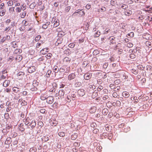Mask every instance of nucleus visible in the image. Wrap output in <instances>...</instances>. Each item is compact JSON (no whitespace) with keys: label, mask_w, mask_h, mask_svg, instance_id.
<instances>
[{"label":"nucleus","mask_w":152,"mask_h":152,"mask_svg":"<svg viewBox=\"0 0 152 152\" xmlns=\"http://www.w3.org/2000/svg\"><path fill=\"white\" fill-rule=\"evenodd\" d=\"M51 71L50 70H48L46 74V75L47 76V77H49L50 75L51 74Z\"/></svg>","instance_id":"0e129e2a"},{"label":"nucleus","mask_w":152,"mask_h":152,"mask_svg":"<svg viewBox=\"0 0 152 152\" xmlns=\"http://www.w3.org/2000/svg\"><path fill=\"white\" fill-rule=\"evenodd\" d=\"M52 94L54 96L56 97L58 96V91L56 90H55V92H52Z\"/></svg>","instance_id":"49530a36"},{"label":"nucleus","mask_w":152,"mask_h":152,"mask_svg":"<svg viewBox=\"0 0 152 152\" xmlns=\"http://www.w3.org/2000/svg\"><path fill=\"white\" fill-rule=\"evenodd\" d=\"M6 38L5 37H3L1 39V40L0 41V43L1 44H2L3 43H4L5 41L6 40Z\"/></svg>","instance_id":"69168bd1"},{"label":"nucleus","mask_w":152,"mask_h":152,"mask_svg":"<svg viewBox=\"0 0 152 152\" xmlns=\"http://www.w3.org/2000/svg\"><path fill=\"white\" fill-rule=\"evenodd\" d=\"M41 38V37L40 35L37 36L35 38V40L36 42L38 41Z\"/></svg>","instance_id":"79ce46f5"},{"label":"nucleus","mask_w":152,"mask_h":152,"mask_svg":"<svg viewBox=\"0 0 152 152\" xmlns=\"http://www.w3.org/2000/svg\"><path fill=\"white\" fill-rule=\"evenodd\" d=\"M71 59L68 57H65L63 61L64 62L66 63L70 62Z\"/></svg>","instance_id":"a211bd4d"},{"label":"nucleus","mask_w":152,"mask_h":152,"mask_svg":"<svg viewBox=\"0 0 152 152\" xmlns=\"http://www.w3.org/2000/svg\"><path fill=\"white\" fill-rule=\"evenodd\" d=\"M46 111V110L44 109H42L40 110V112L42 113H45Z\"/></svg>","instance_id":"338daca9"},{"label":"nucleus","mask_w":152,"mask_h":152,"mask_svg":"<svg viewBox=\"0 0 152 152\" xmlns=\"http://www.w3.org/2000/svg\"><path fill=\"white\" fill-rule=\"evenodd\" d=\"M32 88H30V90L32 91H35L37 90V88L36 87H35L33 85H31Z\"/></svg>","instance_id":"de8ad7c7"},{"label":"nucleus","mask_w":152,"mask_h":152,"mask_svg":"<svg viewBox=\"0 0 152 152\" xmlns=\"http://www.w3.org/2000/svg\"><path fill=\"white\" fill-rule=\"evenodd\" d=\"M134 33L133 32H131L127 34V37H133L134 36Z\"/></svg>","instance_id":"603ef678"},{"label":"nucleus","mask_w":152,"mask_h":152,"mask_svg":"<svg viewBox=\"0 0 152 152\" xmlns=\"http://www.w3.org/2000/svg\"><path fill=\"white\" fill-rule=\"evenodd\" d=\"M112 103L110 101L106 103V106L107 107L109 108H110L112 106Z\"/></svg>","instance_id":"c85d7f7f"},{"label":"nucleus","mask_w":152,"mask_h":152,"mask_svg":"<svg viewBox=\"0 0 152 152\" xmlns=\"http://www.w3.org/2000/svg\"><path fill=\"white\" fill-rule=\"evenodd\" d=\"M105 129L106 131L108 132L110 131L111 129V127L110 126L108 125H106L105 126Z\"/></svg>","instance_id":"72a5a7b5"},{"label":"nucleus","mask_w":152,"mask_h":152,"mask_svg":"<svg viewBox=\"0 0 152 152\" xmlns=\"http://www.w3.org/2000/svg\"><path fill=\"white\" fill-rule=\"evenodd\" d=\"M52 86H50L49 88V91L50 92H55L56 90V89L54 88V86L55 87H57V84L55 83H53L52 84Z\"/></svg>","instance_id":"20e7f679"},{"label":"nucleus","mask_w":152,"mask_h":152,"mask_svg":"<svg viewBox=\"0 0 152 152\" xmlns=\"http://www.w3.org/2000/svg\"><path fill=\"white\" fill-rule=\"evenodd\" d=\"M23 58V57L22 55H18L15 58V60L16 62H19Z\"/></svg>","instance_id":"9d476101"},{"label":"nucleus","mask_w":152,"mask_h":152,"mask_svg":"<svg viewBox=\"0 0 152 152\" xmlns=\"http://www.w3.org/2000/svg\"><path fill=\"white\" fill-rule=\"evenodd\" d=\"M12 46L14 48H16L18 47V42L14 41L12 42Z\"/></svg>","instance_id":"2eb2a0df"},{"label":"nucleus","mask_w":152,"mask_h":152,"mask_svg":"<svg viewBox=\"0 0 152 152\" xmlns=\"http://www.w3.org/2000/svg\"><path fill=\"white\" fill-rule=\"evenodd\" d=\"M36 6L35 3L34 2L31 3L29 6V7L31 9H34Z\"/></svg>","instance_id":"a19ab883"},{"label":"nucleus","mask_w":152,"mask_h":152,"mask_svg":"<svg viewBox=\"0 0 152 152\" xmlns=\"http://www.w3.org/2000/svg\"><path fill=\"white\" fill-rule=\"evenodd\" d=\"M14 7H10L9 8V11L10 13L12 14L14 12Z\"/></svg>","instance_id":"cd10ccee"},{"label":"nucleus","mask_w":152,"mask_h":152,"mask_svg":"<svg viewBox=\"0 0 152 152\" xmlns=\"http://www.w3.org/2000/svg\"><path fill=\"white\" fill-rule=\"evenodd\" d=\"M58 134L60 137H63L65 136V133L64 132H59Z\"/></svg>","instance_id":"4c0bfd02"},{"label":"nucleus","mask_w":152,"mask_h":152,"mask_svg":"<svg viewBox=\"0 0 152 152\" xmlns=\"http://www.w3.org/2000/svg\"><path fill=\"white\" fill-rule=\"evenodd\" d=\"M107 137L108 139L109 140H110L112 137V134L111 133L108 134Z\"/></svg>","instance_id":"e2e57ef3"},{"label":"nucleus","mask_w":152,"mask_h":152,"mask_svg":"<svg viewBox=\"0 0 152 152\" xmlns=\"http://www.w3.org/2000/svg\"><path fill=\"white\" fill-rule=\"evenodd\" d=\"M26 12L25 11H23L20 14V16L21 18H24L26 16Z\"/></svg>","instance_id":"bb28decb"},{"label":"nucleus","mask_w":152,"mask_h":152,"mask_svg":"<svg viewBox=\"0 0 152 152\" xmlns=\"http://www.w3.org/2000/svg\"><path fill=\"white\" fill-rule=\"evenodd\" d=\"M20 7L21 9L23 10L24 11L26 9V6L25 4H23L21 5Z\"/></svg>","instance_id":"58836bf2"},{"label":"nucleus","mask_w":152,"mask_h":152,"mask_svg":"<svg viewBox=\"0 0 152 152\" xmlns=\"http://www.w3.org/2000/svg\"><path fill=\"white\" fill-rule=\"evenodd\" d=\"M129 57L132 59L136 57V55L133 53L129 55Z\"/></svg>","instance_id":"052dcab7"},{"label":"nucleus","mask_w":152,"mask_h":152,"mask_svg":"<svg viewBox=\"0 0 152 152\" xmlns=\"http://www.w3.org/2000/svg\"><path fill=\"white\" fill-rule=\"evenodd\" d=\"M75 45V44L73 43H71L69 45V47L72 48H74Z\"/></svg>","instance_id":"680f3d73"},{"label":"nucleus","mask_w":152,"mask_h":152,"mask_svg":"<svg viewBox=\"0 0 152 152\" xmlns=\"http://www.w3.org/2000/svg\"><path fill=\"white\" fill-rule=\"evenodd\" d=\"M23 24L24 25V26H28L29 24V21L26 19L23 20L22 22Z\"/></svg>","instance_id":"a878e982"},{"label":"nucleus","mask_w":152,"mask_h":152,"mask_svg":"<svg viewBox=\"0 0 152 152\" xmlns=\"http://www.w3.org/2000/svg\"><path fill=\"white\" fill-rule=\"evenodd\" d=\"M52 56V54L51 53H48L46 55V57L47 58H50Z\"/></svg>","instance_id":"13d9d810"},{"label":"nucleus","mask_w":152,"mask_h":152,"mask_svg":"<svg viewBox=\"0 0 152 152\" xmlns=\"http://www.w3.org/2000/svg\"><path fill=\"white\" fill-rule=\"evenodd\" d=\"M126 46L129 48H131L133 46V44L132 43L129 42L127 44Z\"/></svg>","instance_id":"5fc2aeb1"},{"label":"nucleus","mask_w":152,"mask_h":152,"mask_svg":"<svg viewBox=\"0 0 152 152\" xmlns=\"http://www.w3.org/2000/svg\"><path fill=\"white\" fill-rule=\"evenodd\" d=\"M50 24V22H47L45 24L43 25L42 27L43 28L46 29L47 28L48 26Z\"/></svg>","instance_id":"6ab92c4d"},{"label":"nucleus","mask_w":152,"mask_h":152,"mask_svg":"<svg viewBox=\"0 0 152 152\" xmlns=\"http://www.w3.org/2000/svg\"><path fill=\"white\" fill-rule=\"evenodd\" d=\"M22 51L21 50L19 49H17L14 51V53L15 54H19L22 52Z\"/></svg>","instance_id":"4be33fe9"},{"label":"nucleus","mask_w":152,"mask_h":152,"mask_svg":"<svg viewBox=\"0 0 152 152\" xmlns=\"http://www.w3.org/2000/svg\"><path fill=\"white\" fill-rule=\"evenodd\" d=\"M77 135L76 134H74L72 135L71 139L72 140H75L77 138Z\"/></svg>","instance_id":"2f4dec72"},{"label":"nucleus","mask_w":152,"mask_h":152,"mask_svg":"<svg viewBox=\"0 0 152 152\" xmlns=\"http://www.w3.org/2000/svg\"><path fill=\"white\" fill-rule=\"evenodd\" d=\"M92 74L90 72L85 73L84 75V78L86 80L90 79L92 77Z\"/></svg>","instance_id":"f03ea898"},{"label":"nucleus","mask_w":152,"mask_h":152,"mask_svg":"<svg viewBox=\"0 0 152 152\" xmlns=\"http://www.w3.org/2000/svg\"><path fill=\"white\" fill-rule=\"evenodd\" d=\"M37 151V149L36 148L33 147L31 148L30 149V152H35Z\"/></svg>","instance_id":"8fccbe9b"},{"label":"nucleus","mask_w":152,"mask_h":152,"mask_svg":"<svg viewBox=\"0 0 152 152\" xmlns=\"http://www.w3.org/2000/svg\"><path fill=\"white\" fill-rule=\"evenodd\" d=\"M124 14L126 15H131L132 14V11L131 10H126L124 12Z\"/></svg>","instance_id":"f3484780"},{"label":"nucleus","mask_w":152,"mask_h":152,"mask_svg":"<svg viewBox=\"0 0 152 152\" xmlns=\"http://www.w3.org/2000/svg\"><path fill=\"white\" fill-rule=\"evenodd\" d=\"M77 93L79 96H82L85 94V92L84 89H81L78 90Z\"/></svg>","instance_id":"7ed1b4c3"},{"label":"nucleus","mask_w":152,"mask_h":152,"mask_svg":"<svg viewBox=\"0 0 152 152\" xmlns=\"http://www.w3.org/2000/svg\"><path fill=\"white\" fill-rule=\"evenodd\" d=\"M76 77L75 73H72L69 74L67 78L69 80H71L74 79Z\"/></svg>","instance_id":"423d86ee"},{"label":"nucleus","mask_w":152,"mask_h":152,"mask_svg":"<svg viewBox=\"0 0 152 152\" xmlns=\"http://www.w3.org/2000/svg\"><path fill=\"white\" fill-rule=\"evenodd\" d=\"M62 39L61 38H58L56 43V45H58L59 44L62 42Z\"/></svg>","instance_id":"b1692460"},{"label":"nucleus","mask_w":152,"mask_h":152,"mask_svg":"<svg viewBox=\"0 0 152 152\" xmlns=\"http://www.w3.org/2000/svg\"><path fill=\"white\" fill-rule=\"evenodd\" d=\"M119 7L120 8H121L124 9H126L127 8H128V6L126 5L122 4L121 5H120V6H119Z\"/></svg>","instance_id":"473e14b6"},{"label":"nucleus","mask_w":152,"mask_h":152,"mask_svg":"<svg viewBox=\"0 0 152 152\" xmlns=\"http://www.w3.org/2000/svg\"><path fill=\"white\" fill-rule=\"evenodd\" d=\"M10 83V82L9 80H6L4 82L3 86L4 87H7L9 85Z\"/></svg>","instance_id":"ddd939ff"},{"label":"nucleus","mask_w":152,"mask_h":152,"mask_svg":"<svg viewBox=\"0 0 152 152\" xmlns=\"http://www.w3.org/2000/svg\"><path fill=\"white\" fill-rule=\"evenodd\" d=\"M120 88L121 87L119 86H117L115 87L113 91H114L117 92L120 90Z\"/></svg>","instance_id":"c03bdc74"},{"label":"nucleus","mask_w":152,"mask_h":152,"mask_svg":"<svg viewBox=\"0 0 152 152\" xmlns=\"http://www.w3.org/2000/svg\"><path fill=\"white\" fill-rule=\"evenodd\" d=\"M96 110V107H91L90 110L89 112L91 113H94Z\"/></svg>","instance_id":"4468645a"},{"label":"nucleus","mask_w":152,"mask_h":152,"mask_svg":"<svg viewBox=\"0 0 152 152\" xmlns=\"http://www.w3.org/2000/svg\"><path fill=\"white\" fill-rule=\"evenodd\" d=\"M60 24L59 20H57L56 21L55 20V22L53 25V27H56L58 26Z\"/></svg>","instance_id":"412c9836"},{"label":"nucleus","mask_w":152,"mask_h":152,"mask_svg":"<svg viewBox=\"0 0 152 152\" xmlns=\"http://www.w3.org/2000/svg\"><path fill=\"white\" fill-rule=\"evenodd\" d=\"M21 7H17L15 9L16 11L17 12L19 13L21 11Z\"/></svg>","instance_id":"3c124183"},{"label":"nucleus","mask_w":152,"mask_h":152,"mask_svg":"<svg viewBox=\"0 0 152 152\" xmlns=\"http://www.w3.org/2000/svg\"><path fill=\"white\" fill-rule=\"evenodd\" d=\"M47 96L46 94H42L40 96V99L42 100H44L47 99Z\"/></svg>","instance_id":"dca6fc26"},{"label":"nucleus","mask_w":152,"mask_h":152,"mask_svg":"<svg viewBox=\"0 0 152 152\" xmlns=\"http://www.w3.org/2000/svg\"><path fill=\"white\" fill-rule=\"evenodd\" d=\"M109 40H110V44H115V37L113 36L110 37L109 38Z\"/></svg>","instance_id":"39448f33"},{"label":"nucleus","mask_w":152,"mask_h":152,"mask_svg":"<svg viewBox=\"0 0 152 152\" xmlns=\"http://www.w3.org/2000/svg\"><path fill=\"white\" fill-rule=\"evenodd\" d=\"M110 87L111 89H113L114 90L115 88V86L113 84H110Z\"/></svg>","instance_id":"4d7b16f0"},{"label":"nucleus","mask_w":152,"mask_h":152,"mask_svg":"<svg viewBox=\"0 0 152 152\" xmlns=\"http://www.w3.org/2000/svg\"><path fill=\"white\" fill-rule=\"evenodd\" d=\"M66 100L68 102H70L71 100V97L70 96H68L66 99Z\"/></svg>","instance_id":"ea45409f"},{"label":"nucleus","mask_w":152,"mask_h":152,"mask_svg":"<svg viewBox=\"0 0 152 152\" xmlns=\"http://www.w3.org/2000/svg\"><path fill=\"white\" fill-rule=\"evenodd\" d=\"M113 96L114 98H119V96L118 95L117 93L116 92H114L113 94Z\"/></svg>","instance_id":"f704fd0d"},{"label":"nucleus","mask_w":152,"mask_h":152,"mask_svg":"<svg viewBox=\"0 0 152 152\" xmlns=\"http://www.w3.org/2000/svg\"><path fill=\"white\" fill-rule=\"evenodd\" d=\"M12 90L13 91L16 93L20 91L19 88L16 87L13 88Z\"/></svg>","instance_id":"393cba45"},{"label":"nucleus","mask_w":152,"mask_h":152,"mask_svg":"<svg viewBox=\"0 0 152 152\" xmlns=\"http://www.w3.org/2000/svg\"><path fill=\"white\" fill-rule=\"evenodd\" d=\"M54 98L53 96H49L47 97L46 99V102L47 103L51 104L54 102Z\"/></svg>","instance_id":"f257e3e1"},{"label":"nucleus","mask_w":152,"mask_h":152,"mask_svg":"<svg viewBox=\"0 0 152 152\" xmlns=\"http://www.w3.org/2000/svg\"><path fill=\"white\" fill-rule=\"evenodd\" d=\"M64 35V33L63 31H60L58 32V35L59 36H62Z\"/></svg>","instance_id":"09e8293b"},{"label":"nucleus","mask_w":152,"mask_h":152,"mask_svg":"<svg viewBox=\"0 0 152 152\" xmlns=\"http://www.w3.org/2000/svg\"><path fill=\"white\" fill-rule=\"evenodd\" d=\"M53 70L55 73H57L59 71V69L57 66H55L53 68Z\"/></svg>","instance_id":"c756f323"},{"label":"nucleus","mask_w":152,"mask_h":152,"mask_svg":"<svg viewBox=\"0 0 152 152\" xmlns=\"http://www.w3.org/2000/svg\"><path fill=\"white\" fill-rule=\"evenodd\" d=\"M65 92L63 89L60 90L59 91L58 93V96H59L60 98H62Z\"/></svg>","instance_id":"1a4fd4ad"},{"label":"nucleus","mask_w":152,"mask_h":152,"mask_svg":"<svg viewBox=\"0 0 152 152\" xmlns=\"http://www.w3.org/2000/svg\"><path fill=\"white\" fill-rule=\"evenodd\" d=\"M121 78L123 81H125V80L128 78V76L126 75L125 73L123 72L122 73V75L121 76Z\"/></svg>","instance_id":"0eeeda50"},{"label":"nucleus","mask_w":152,"mask_h":152,"mask_svg":"<svg viewBox=\"0 0 152 152\" xmlns=\"http://www.w3.org/2000/svg\"><path fill=\"white\" fill-rule=\"evenodd\" d=\"M17 75L19 78H22L24 76L25 73L23 72H20L18 73Z\"/></svg>","instance_id":"9b49d317"},{"label":"nucleus","mask_w":152,"mask_h":152,"mask_svg":"<svg viewBox=\"0 0 152 152\" xmlns=\"http://www.w3.org/2000/svg\"><path fill=\"white\" fill-rule=\"evenodd\" d=\"M122 95L125 97L127 98L129 96V94L128 92L124 91L122 93Z\"/></svg>","instance_id":"5701e85b"},{"label":"nucleus","mask_w":152,"mask_h":152,"mask_svg":"<svg viewBox=\"0 0 152 152\" xmlns=\"http://www.w3.org/2000/svg\"><path fill=\"white\" fill-rule=\"evenodd\" d=\"M100 34V32L98 31H97L94 34V37H98Z\"/></svg>","instance_id":"e433bc0d"},{"label":"nucleus","mask_w":152,"mask_h":152,"mask_svg":"<svg viewBox=\"0 0 152 152\" xmlns=\"http://www.w3.org/2000/svg\"><path fill=\"white\" fill-rule=\"evenodd\" d=\"M6 10H2L0 12V16H2L4 15L5 13Z\"/></svg>","instance_id":"c9c22d12"},{"label":"nucleus","mask_w":152,"mask_h":152,"mask_svg":"<svg viewBox=\"0 0 152 152\" xmlns=\"http://www.w3.org/2000/svg\"><path fill=\"white\" fill-rule=\"evenodd\" d=\"M65 86V84L64 83H60V88H63Z\"/></svg>","instance_id":"774afa93"},{"label":"nucleus","mask_w":152,"mask_h":152,"mask_svg":"<svg viewBox=\"0 0 152 152\" xmlns=\"http://www.w3.org/2000/svg\"><path fill=\"white\" fill-rule=\"evenodd\" d=\"M49 50L48 48H43L40 51V53L43 54H45L48 52V50Z\"/></svg>","instance_id":"f8f14e48"},{"label":"nucleus","mask_w":152,"mask_h":152,"mask_svg":"<svg viewBox=\"0 0 152 152\" xmlns=\"http://www.w3.org/2000/svg\"><path fill=\"white\" fill-rule=\"evenodd\" d=\"M36 124V123L35 120H33L32 121L31 124V126L32 129L33 128H34L35 127Z\"/></svg>","instance_id":"aec40b11"},{"label":"nucleus","mask_w":152,"mask_h":152,"mask_svg":"<svg viewBox=\"0 0 152 152\" xmlns=\"http://www.w3.org/2000/svg\"><path fill=\"white\" fill-rule=\"evenodd\" d=\"M27 102L25 100H23L21 103V104L22 106H25L27 104Z\"/></svg>","instance_id":"6e6d98bb"},{"label":"nucleus","mask_w":152,"mask_h":152,"mask_svg":"<svg viewBox=\"0 0 152 152\" xmlns=\"http://www.w3.org/2000/svg\"><path fill=\"white\" fill-rule=\"evenodd\" d=\"M14 58L12 56H10L9 58L8 59V61L10 62H11L14 59Z\"/></svg>","instance_id":"bf43d9fd"},{"label":"nucleus","mask_w":152,"mask_h":152,"mask_svg":"<svg viewBox=\"0 0 152 152\" xmlns=\"http://www.w3.org/2000/svg\"><path fill=\"white\" fill-rule=\"evenodd\" d=\"M7 4L8 6H11L13 5V2L12 1L10 0L7 2Z\"/></svg>","instance_id":"a18cd8bd"},{"label":"nucleus","mask_w":152,"mask_h":152,"mask_svg":"<svg viewBox=\"0 0 152 152\" xmlns=\"http://www.w3.org/2000/svg\"><path fill=\"white\" fill-rule=\"evenodd\" d=\"M145 45L146 46H147L148 48H151V43L149 41H146L145 42Z\"/></svg>","instance_id":"7c9ffc66"},{"label":"nucleus","mask_w":152,"mask_h":152,"mask_svg":"<svg viewBox=\"0 0 152 152\" xmlns=\"http://www.w3.org/2000/svg\"><path fill=\"white\" fill-rule=\"evenodd\" d=\"M5 7V4L4 3H2L0 4V9L3 10Z\"/></svg>","instance_id":"864d4df0"},{"label":"nucleus","mask_w":152,"mask_h":152,"mask_svg":"<svg viewBox=\"0 0 152 152\" xmlns=\"http://www.w3.org/2000/svg\"><path fill=\"white\" fill-rule=\"evenodd\" d=\"M108 110L107 109H103L102 110L103 114L104 115H106L107 113H108Z\"/></svg>","instance_id":"37998d69"},{"label":"nucleus","mask_w":152,"mask_h":152,"mask_svg":"<svg viewBox=\"0 0 152 152\" xmlns=\"http://www.w3.org/2000/svg\"><path fill=\"white\" fill-rule=\"evenodd\" d=\"M35 70V67L34 66H31L28 69V72L29 73H32Z\"/></svg>","instance_id":"6e6552de"}]
</instances>
